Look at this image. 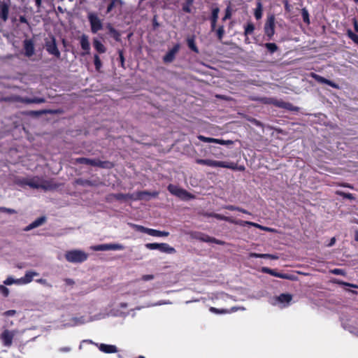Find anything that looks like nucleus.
<instances>
[{"label":"nucleus","mask_w":358,"mask_h":358,"mask_svg":"<svg viewBox=\"0 0 358 358\" xmlns=\"http://www.w3.org/2000/svg\"><path fill=\"white\" fill-rule=\"evenodd\" d=\"M65 257L69 262L76 264L87 260L88 255L83 250H72L66 252Z\"/></svg>","instance_id":"obj_1"},{"label":"nucleus","mask_w":358,"mask_h":358,"mask_svg":"<svg viewBox=\"0 0 358 358\" xmlns=\"http://www.w3.org/2000/svg\"><path fill=\"white\" fill-rule=\"evenodd\" d=\"M101 318H102V317L101 315H94V316H87V317H86V316L73 317L69 320V322L64 324V327H66L79 326V325H82V324H84L90 322H92V321L100 320Z\"/></svg>","instance_id":"obj_2"},{"label":"nucleus","mask_w":358,"mask_h":358,"mask_svg":"<svg viewBox=\"0 0 358 358\" xmlns=\"http://www.w3.org/2000/svg\"><path fill=\"white\" fill-rule=\"evenodd\" d=\"M168 190L170 192V193L178 196L182 200L188 201L195 198L194 195H192L185 189H182L172 184L168 186Z\"/></svg>","instance_id":"obj_3"},{"label":"nucleus","mask_w":358,"mask_h":358,"mask_svg":"<svg viewBox=\"0 0 358 358\" xmlns=\"http://www.w3.org/2000/svg\"><path fill=\"white\" fill-rule=\"evenodd\" d=\"M292 299V297L290 294H282L278 296H275L271 299L270 303L273 306H276L280 308H284L289 306Z\"/></svg>","instance_id":"obj_4"},{"label":"nucleus","mask_w":358,"mask_h":358,"mask_svg":"<svg viewBox=\"0 0 358 358\" xmlns=\"http://www.w3.org/2000/svg\"><path fill=\"white\" fill-rule=\"evenodd\" d=\"M196 163L199 164L206 165L210 167H223L234 169L235 166L234 164H229L225 162L215 161L212 159H196Z\"/></svg>","instance_id":"obj_5"},{"label":"nucleus","mask_w":358,"mask_h":358,"mask_svg":"<svg viewBox=\"0 0 358 358\" xmlns=\"http://www.w3.org/2000/svg\"><path fill=\"white\" fill-rule=\"evenodd\" d=\"M77 162L81 164H86L93 166H99L106 169H110L113 166V164L110 162H102L99 159H92L84 157L77 159Z\"/></svg>","instance_id":"obj_6"},{"label":"nucleus","mask_w":358,"mask_h":358,"mask_svg":"<svg viewBox=\"0 0 358 358\" xmlns=\"http://www.w3.org/2000/svg\"><path fill=\"white\" fill-rule=\"evenodd\" d=\"M87 18L90 23L91 30L92 33L96 34V32L102 29V21L96 13H88Z\"/></svg>","instance_id":"obj_7"},{"label":"nucleus","mask_w":358,"mask_h":358,"mask_svg":"<svg viewBox=\"0 0 358 358\" xmlns=\"http://www.w3.org/2000/svg\"><path fill=\"white\" fill-rule=\"evenodd\" d=\"M24 184L35 189H48L49 186L47 185L46 182L39 178V177H34L31 178H27L24 180Z\"/></svg>","instance_id":"obj_8"},{"label":"nucleus","mask_w":358,"mask_h":358,"mask_svg":"<svg viewBox=\"0 0 358 358\" xmlns=\"http://www.w3.org/2000/svg\"><path fill=\"white\" fill-rule=\"evenodd\" d=\"M145 247L149 250H158L162 252L167 254H173L176 250L167 243H147Z\"/></svg>","instance_id":"obj_9"},{"label":"nucleus","mask_w":358,"mask_h":358,"mask_svg":"<svg viewBox=\"0 0 358 358\" xmlns=\"http://www.w3.org/2000/svg\"><path fill=\"white\" fill-rule=\"evenodd\" d=\"M94 251L122 250L124 246L120 243L101 244L91 246Z\"/></svg>","instance_id":"obj_10"},{"label":"nucleus","mask_w":358,"mask_h":358,"mask_svg":"<svg viewBox=\"0 0 358 358\" xmlns=\"http://www.w3.org/2000/svg\"><path fill=\"white\" fill-rule=\"evenodd\" d=\"M213 217L217 220H224L231 223L245 226V225H250V226H254V227H259L258 224L254 223L249 221H242V220H235L229 217H227L220 214H214Z\"/></svg>","instance_id":"obj_11"},{"label":"nucleus","mask_w":358,"mask_h":358,"mask_svg":"<svg viewBox=\"0 0 358 358\" xmlns=\"http://www.w3.org/2000/svg\"><path fill=\"white\" fill-rule=\"evenodd\" d=\"M15 335V331L4 330L0 335L2 344L6 347H10Z\"/></svg>","instance_id":"obj_12"},{"label":"nucleus","mask_w":358,"mask_h":358,"mask_svg":"<svg viewBox=\"0 0 358 358\" xmlns=\"http://www.w3.org/2000/svg\"><path fill=\"white\" fill-rule=\"evenodd\" d=\"M265 34L269 38L274 35L275 33V16L273 15H269L266 20L264 25Z\"/></svg>","instance_id":"obj_13"},{"label":"nucleus","mask_w":358,"mask_h":358,"mask_svg":"<svg viewBox=\"0 0 358 358\" xmlns=\"http://www.w3.org/2000/svg\"><path fill=\"white\" fill-rule=\"evenodd\" d=\"M45 48L46 50L50 54L57 57H60V52L59 51L55 39L52 38L50 41H46L45 43Z\"/></svg>","instance_id":"obj_14"},{"label":"nucleus","mask_w":358,"mask_h":358,"mask_svg":"<svg viewBox=\"0 0 358 358\" xmlns=\"http://www.w3.org/2000/svg\"><path fill=\"white\" fill-rule=\"evenodd\" d=\"M198 138L205 143H215L223 145H229L233 144V141L231 140H222L213 138L206 137L204 136L199 135Z\"/></svg>","instance_id":"obj_15"},{"label":"nucleus","mask_w":358,"mask_h":358,"mask_svg":"<svg viewBox=\"0 0 358 358\" xmlns=\"http://www.w3.org/2000/svg\"><path fill=\"white\" fill-rule=\"evenodd\" d=\"M180 50V45L176 44L171 50H170L163 57L165 63H170L175 59L176 55Z\"/></svg>","instance_id":"obj_16"},{"label":"nucleus","mask_w":358,"mask_h":358,"mask_svg":"<svg viewBox=\"0 0 358 358\" xmlns=\"http://www.w3.org/2000/svg\"><path fill=\"white\" fill-rule=\"evenodd\" d=\"M38 273L36 271H29L25 273V275L20 278V285H27L30 283L34 277L38 276Z\"/></svg>","instance_id":"obj_17"},{"label":"nucleus","mask_w":358,"mask_h":358,"mask_svg":"<svg viewBox=\"0 0 358 358\" xmlns=\"http://www.w3.org/2000/svg\"><path fill=\"white\" fill-rule=\"evenodd\" d=\"M24 54L27 57H31L34 54V44L31 40L26 39L24 41Z\"/></svg>","instance_id":"obj_18"},{"label":"nucleus","mask_w":358,"mask_h":358,"mask_svg":"<svg viewBox=\"0 0 358 358\" xmlns=\"http://www.w3.org/2000/svg\"><path fill=\"white\" fill-rule=\"evenodd\" d=\"M9 11V4L6 1H0V17L4 22L8 20Z\"/></svg>","instance_id":"obj_19"},{"label":"nucleus","mask_w":358,"mask_h":358,"mask_svg":"<svg viewBox=\"0 0 358 358\" xmlns=\"http://www.w3.org/2000/svg\"><path fill=\"white\" fill-rule=\"evenodd\" d=\"M209 310L211 313H215V314H229V313H234L238 310H245V308H244L233 307L231 309H224V308L218 309V308H216L214 307H210Z\"/></svg>","instance_id":"obj_20"},{"label":"nucleus","mask_w":358,"mask_h":358,"mask_svg":"<svg viewBox=\"0 0 358 358\" xmlns=\"http://www.w3.org/2000/svg\"><path fill=\"white\" fill-rule=\"evenodd\" d=\"M149 196L151 197H157L158 196L157 192H149L147 191L138 192L134 194V200L145 199V196Z\"/></svg>","instance_id":"obj_21"},{"label":"nucleus","mask_w":358,"mask_h":358,"mask_svg":"<svg viewBox=\"0 0 358 358\" xmlns=\"http://www.w3.org/2000/svg\"><path fill=\"white\" fill-rule=\"evenodd\" d=\"M312 77L315 78V80H317L320 83L327 84L334 88L338 89V85L336 84L335 83L332 82L331 80H329L324 77H322L321 76H319L315 73L312 74Z\"/></svg>","instance_id":"obj_22"},{"label":"nucleus","mask_w":358,"mask_h":358,"mask_svg":"<svg viewBox=\"0 0 358 358\" xmlns=\"http://www.w3.org/2000/svg\"><path fill=\"white\" fill-rule=\"evenodd\" d=\"M45 221V217H41L36 219L35 221L29 224L28 226H27L24 229V231H29L34 228H36L41 225H42Z\"/></svg>","instance_id":"obj_23"},{"label":"nucleus","mask_w":358,"mask_h":358,"mask_svg":"<svg viewBox=\"0 0 358 358\" xmlns=\"http://www.w3.org/2000/svg\"><path fill=\"white\" fill-rule=\"evenodd\" d=\"M220 12V9L216 7L213 8L212 13L210 16V22H211V30L214 31L215 29L216 23L218 19V14Z\"/></svg>","instance_id":"obj_24"},{"label":"nucleus","mask_w":358,"mask_h":358,"mask_svg":"<svg viewBox=\"0 0 358 358\" xmlns=\"http://www.w3.org/2000/svg\"><path fill=\"white\" fill-rule=\"evenodd\" d=\"M99 349L105 353H115L117 351V347L113 345L101 344Z\"/></svg>","instance_id":"obj_25"},{"label":"nucleus","mask_w":358,"mask_h":358,"mask_svg":"<svg viewBox=\"0 0 358 358\" xmlns=\"http://www.w3.org/2000/svg\"><path fill=\"white\" fill-rule=\"evenodd\" d=\"M250 257H255V258H264V259H278V256L275 255L271 254H258L255 252H251L249 255Z\"/></svg>","instance_id":"obj_26"},{"label":"nucleus","mask_w":358,"mask_h":358,"mask_svg":"<svg viewBox=\"0 0 358 358\" xmlns=\"http://www.w3.org/2000/svg\"><path fill=\"white\" fill-rule=\"evenodd\" d=\"M196 238H198L203 242H212V243H215L220 244V245L222 244V242L221 241L216 240L215 238H210V236L205 235V234H199L196 236Z\"/></svg>","instance_id":"obj_27"},{"label":"nucleus","mask_w":358,"mask_h":358,"mask_svg":"<svg viewBox=\"0 0 358 358\" xmlns=\"http://www.w3.org/2000/svg\"><path fill=\"white\" fill-rule=\"evenodd\" d=\"M80 45L83 50L89 53L90 45L88 41V37L86 35H83L80 38Z\"/></svg>","instance_id":"obj_28"},{"label":"nucleus","mask_w":358,"mask_h":358,"mask_svg":"<svg viewBox=\"0 0 358 358\" xmlns=\"http://www.w3.org/2000/svg\"><path fill=\"white\" fill-rule=\"evenodd\" d=\"M269 103H272L275 106H278L280 108H287V109H289V110H292V106L290 103L284 102L282 101H278V100L271 99Z\"/></svg>","instance_id":"obj_29"},{"label":"nucleus","mask_w":358,"mask_h":358,"mask_svg":"<svg viewBox=\"0 0 358 358\" xmlns=\"http://www.w3.org/2000/svg\"><path fill=\"white\" fill-rule=\"evenodd\" d=\"M262 4L261 0H257V7L255 10V17L257 20H259L262 17Z\"/></svg>","instance_id":"obj_30"},{"label":"nucleus","mask_w":358,"mask_h":358,"mask_svg":"<svg viewBox=\"0 0 358 358\" xmlns=\"http://www.w3.org/2000/svg\"><path fill=\"white\" fill-rule=\"evenodd\" d=\"M93 45L95 50L99 53H104L106 50L103 44L97 39L94 40Z\"/></svg>","instance_id":"obj_31"},{"label":"nucleus","mask_w":358,"mask_h":358,"mask_svg":"<svg viewBox=\"0 0 358 358\" xmlns=\"http://www.w3.org/2000/svg\"><path fill=\"white\" fill-rule=\"evenodd\" d=\"M122 5V2L121 0H112L110 3L108 5L107 8V13H110L114 8L118 7L121 8Z\"/></svg>","instance_id":"obj_32"},{"label":"nucleus","mask_w":358,"mask_h":358,"mask_svg":"<svg viewBox=\"0 0 358 358\" xmlns=\"http://www.w3.org/2000/svg\"><path fill=\"white\" fill-rule=\"evenodd\" d=\"M149 235L152 236H168L169 235V233L168 231H159L157 229H150L149 231Z\"/></svg>","instance_id":"obj_33"},{"label":"nucleus","mask_w":358,"mask_h":358,"mask_svg":"<svg viewBox=\"0 0 358 358\" xmlns=\"http://www.w3.org/2000/svg\"><path fill=\"white\" fill-rule=\"evenodd\" d=\"M114 198L117 200H127V199H133L134 200V194H122L118 193L113 195Z\"/></svg>","instance_id":"obj_34"},{"label":"nucleus","mask_w":358,"mask_h":358,"mask_svg":"<svg viewBox=\"0 0 358 358\" xmlns=\"http://www.w3.org/2000/svg\"><path fill=\"white\" fill-rule=\"evenodd\" d=\"M3 284L5 285H13V284L21 285H20V278L15 279V278H13L12 276L8 277L3 281Z\"/></svg>","instance_id":"obj_35"},{"label":"nucleus","mask_w":358,"mask_h":358,"mask_svg":"<svg viewBox=\"0 0 358 358\" xmlns=\"http://www.w3.org/2000/svg\"><path fill=\"white\" fill-rule=\"evenodd\" d=\"M188 47L194 52H199V50L195 44L194 38H188L187 40Z\"/></svg>","instance_id":"obj_36"},{"label":"nucleus","mask_w":358,"mask_h":358,"mask_svg":"<svg viewBox=\"0 0 358 358\" xmlns=\"http://www.w3.org/2000/svg\"><path fill=\"white\" fill-rule=\"evenodd\" d=\"M262 271L265 273L271 274L273 276H278V277L285 278V276L284 275L278 274V273H275V271L273 270H272L269 268H267V267H263L262 268Z\"/></svg>","instance_id":"obj_37"},{"label":"nucleus","mask_w":358,"mask_h":358,"mask_svg":"<svg viewBox=\"0 0 358 358\" xmlns=\"http://www.w3.org/2000/svg\"><path fill=\"white\" fill-rule=\"evenodd\" d=\"M347 35L354 43L358 45V35L353 33L350 29L347 31Z\"/></svg>","instance_id":"obj_38"},{"label":"nucleus","mask_w":358,"mask_h":358,"mask_svg":"<svg viewBox=\"0 0 358 358\" xmlns=\"http://www.w3.org/2000/svg\"><path fill=\"white\" fill-rule=\"evenodd\" d=\"M24 101L27 103H41L45 102V99L43 98L26 99Z\"/></svg>","instance_id":"obj_39"},{"label":"nucleus","mask_w":358,"mask_h":358,"mask_svg":"<svg viewBox=\"0 0 358 358\" xmlns=\"http://www.w3.org/2000/svg\"><path fill=\"white\" fill-rule=\"evenodd\" d=\"M255 29V26L252 23H248V24L245 27V35L248 36L251 34Z\"/></svg>","instance_id":"obj_40"},{"label":"nucleus","mask_w":358,"mask_h":358,"mask_svg":"<svg viewBox=\"0 0 358 358\" xmlns=\"http://www.w3.org/2000/svg\"><path fill=\"white\" fill-rule=\"evenodd\" d=\"M265 47L271 53H273L278 50V46L273 43H267L265 44Z\"/></svg>","instance_id":"obj_41"},{"label":"nucleus","mask_w":358,"mask_h":358,"mask_svg":"<svg viewBox=\"0 0 358 358\" xmlns=\"http://www.w3.org/2000/svg\"><path fill=\"white\" fill-rule=\"evenodd\" d=\"M301 15L303 22L307 24H310L309 14L307 9L303 8L301 10Z\"/></svg>","instance_id":"obj_42"},{"label":"nucleus","mask_w":358,"mask_h":358,"mask_svg":"<svg viewBox=\"0 0 358 358\" xmlns=\"http://www.w3.org/2000/svg\"><path fill=\"white\" fill-rule=\"evenodd\" d=\"M134 228L138 231H141V232H143V233H145L149 235V231L150 230V229L149 228H146L143 226H141V225H137V224H134Z\"/></svg>","instance_id":"obj_43"},{"label":"nucleus","mask_w":358,"mask_h":358,"mask_svg":"<svg viewBox=\"0 0 358 358\" xmlns=\"http://www.w3.org/2000/svg\"><path fill=\"white\" fill-rule=\"evenodd\" d=\"M193 3V0H186V3L182 6V10L186 13H191V6Z\"/></svg>","instance_id":"obj_44"},{"label":"nucleus","mask_w":358,"mask_h":358,"mask_svg":"<svg viewBox=\"0 0 358 358\" xmlns=\"http://www.w3.org/2000/svg\"><path fill=\"white\" fill-rule=\"evenodd\" d=\"M94 60L96 69L99 71L101 67V62L99 59V57L97 55H95L94 57Z\"/></svg>","instance_id":"obj_45"},{"label":"nucleus","mask_w":358,"mask_h":358,"mask_svg":"<svg viewBox=\"0 0 358 358\" xmlns=\"http://www.w3.org/2000/svg\"><path fill=\"white\" fill-rule=\"evenodd\" d=\"M0 293L4 296L7 297L9 295V289L4 285H0Z\"/></svg>","instance_id":"obj_46"},{"label":"nucleus","mask_w":358,"mask_h":358,"mask_svg":"<svg viewBox=\"0 0 358 358\" xmlns=\"http://www.w3.org/2000/svg\"><path fill=\"white\" fill-rule=\"evenodd\" d=\"M332 282L334 283H336V284H338V285H345V286H349V287H357V286L352 285V284H350V283H348V282H345L342 280H338V279H334L332 280Z\"/></svg>","instance_id":"obj_47"},{"label":"nucleus","mask_w":358,"mask_h":358,"mask_svg":"<svg viewBox=\"0 0 358 358\" xmlns=\"http://www.w3.org/2000/svg\"><path fill=\"white\" fill-rule=\"evenodd\" d=\"M224 34V26L222 25L218 27L217 29V36L220 40H221L223 38Z\"/></svg>","instance_id":"obj_48"},{"label":"nucleus","mask_w":358,"mask_h":358,"mask_svg":"<svg viewBox=\"0 0 358 358\" xmlns=\"http://www.w3.org/2000/svg\"><path fill=\"white\" fill-rule=\"evenodd\" d=\"M331 273L335 274V275H345V272L344 270L341 268H334L330 271Z\"/></svg>","instance_id":"obj_49"},{"label":"nucleus","mask_w":358,"mask_h":358,"mask_svg":"<svg viewBox=\"0 0 358 358\" xmlns=\"http://www.w3.org/2000/svg\"><path fill=\"white\" fill-rule=\"evenodd\" d=\"M231 8H230V7H227L225 10V15H224V17L222 18V20L225 21V20L229 19L231 17Z\"/></svg>","instance_id":"obj_50"},{"label":"nucleus","mask_w":358,"mask_h":358,"mask_svg":"<svg viewBox=\"0 0 358 358\" xmlns=\"http://www.w3.org/2000/svg\"><path fill=\"white\" fill-rule=\"evenodd\" d=\"M15 313H16V311L15 310H9L4 312L3 313V315L6 317H10V316L15 315Z\"/></svg>","instance_id":"obj_51"},{"label":"nucleus","mask_w":358,"mask_h":358,"mask_svg":"<svg viewBox=\"0 0 358 358\" xmlns=\"http://www.w3.org/2000/svg\"><path fill=\"white\" fill-rule=\"evenodd\" d=\"M71 350L70 347H62L58 349L60 352H69Z\"/></svg>","instance_id":"obj_52"},{"label":"nucleus","mask_w":358,"mask_h":358,"mask_svg":"<svg viewBox=\"0 0 358 358\" xmlns=\"http://www.w3.org/2000/svg\"><path fill=\"white\" fill-rule=\"evenodd\" d=\"M0 210L2 211V212H6V213H15V210H13V209H10V208H0Z\"/></svg>","instance_id":"obj_53"},{"label":"nucleus","mask_w":358,"mask_h":358,"mask_svg":"<svg viewBox=\"0 0 358 358\" xmlns=\"http://www.w3.org/2000/svg\"><path fill=\"white\" fill-rule=\"evenodd\" d=\"M153 278H154L153 275H144L142 277V280L144 281H148V280H152Z\"/></svg>","instance_id":"obj_54"},{"label":"nucleus","mask_w":358,"mask_h":358,"mask_svg":"<svg viewBox=\"0 0 358 358\" xmlns=\"http://www.w3.org/2000/svg\"><path fill=\"white\" fill-rule=\"evenodd\" d=\"M340 194L342 195L343 197L349 199H354L353 195L350 193H340Z\"/></svg>","instance_id":"obj_55"},{"label":"nucleus","mask_w":358,"mask_h":358,"mask_svg":"<svg viewBox=\"0 0 358 358\" xmlns=\"http://www.w3.org/2000/svg\"><path fill=\"white\" fill-rule=\"evenodd\" d=\"M36 282L40 283V284H42V285H46V286H50L47 280L45 279H43V278H41V279H38L36 280Z\"/></svg>","instance_id":"obj_56"},{"label":"nucleus","mask_w":358,"mask_h":358,"mask_svg":"<svg viewBox=\"0 0 358 358\" xmlns=\"http://www.w3.org/2000/svg\"><path fill=\"white\" fill-rule=\"evenodd\" d=\"M224 208L229 210H236L237 209H238V207L232 205H228L224 206Z\"/></svg>","instance_id":"obj_57"},{"label":"nucleus","mask_w":358,"mask_h":358,"mask_svg":"<svg viewBox=\"0 0 358 358\" xmlns=\"http://www.w3.org/2000/svg\"><path fill=\"white\" fill-rule=\"evenodd\" d=\"M171 303L169 301H159V302L153 304V306H160V305L171 304Z\"/></svg>","instance_id":"obj_58"},{"label":"nucleus","mask_w":358,"mask_h":358,"mask_svg":"<svg viewBox=\"0 0 358 358\" xmlns=\"http://www.w3.org/2000/svg\"><path fill=\"white\" fill-rule=\"evenodd\" d=\"M353 24H354L355 31L356 32H358V22H357V20H355V19L353 20Z\"/></svg>","instance_id":"obj_59"},{"label":"nucleus","mask_w":358,"mask_h":358,"mask_svg":"<svg viewBox=\"0 0 358 358\" xmlns=\"http://www.w3.org/2000/svg\"><path fill=\"white\" fill-rule=\"evenodd\" d=\"M259 227H256L257 228H259V229H262L263 230H265V231H272L270 228L268 227H262L261 225L258 224Z\"/></svg>","instance_id":"obj_60"},{"label":"nucleus","mask_w":358,"mask_h":358,"mask_svg":"<svg viewBox=\"0 0 358 358\" xmlns=\"http://www.w3.org/2000/svg\"><path fill=\"white\" fill-rule=\"evenodd\" d=\"M336 242V238L334 237H333L331 241H330V243L327 245L329 247H331L333 245H334Z\"/></svg>","instance_id":"obj_61"},{"label":"nucleus","mask_w":358,"mask_h":358,"mask_svg":"<svg viewBox=\"0 0 358 358\" xmlns=\"http://www.w3.org/2000/svg\"><path fill=\"white\" fill-rule=\"evenodd\" d=\"M236 210L240 211L243 213H245V214H250V213L248 211H247L246 210H245L243 208H239V207H238V209H237Z\"/></svg>","instance_id":"obj_62"},{"label":"nucleus","mask_w":358,"mask_h":358,"mask_svg":"<svg viewBox=\"0 0 358 358\" xmlns=\"http://www.w3.org/2000/svg\"><path fill=\"white\" fill-rule=\"evenodd\" d=\"M65 282L68 285H73L74 283L73 280L69 278L66 279Z\"/></svg>","instance_id":"obj_63"},{"label":"nucleus","mask_w":358,"mask_h":358,"mask_svg":"<svg viewBox=\"0 0 358 358\" xmlns=\"http://www.w3.org/2000/svg\"><path fill=\"white\" fill-rule=\"evenodd\" d=\"M36 5L38 8H40L42 3V0H35Z\"/></svg>","instance_id":"obj_64"}]
</instances>
